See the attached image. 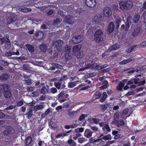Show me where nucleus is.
Masks as SVG:
<instances>
[{
	"instance_id": "1a4fd4ad",
	"label": "nucleus",
	"mask_w": 146,
	"mask_h": 146,
	"mask_svg": "<svg viewBox=\"0 0 146 146\" xmlns=\"http://www.w3.org/2000/svg\"><path fill=\"white\" fill-rule=\"evenodd\" d=\"M63 41L61 40H58L53 42V46L56 48H60L63 44Z\"/></svg>"
},
{
	"instance_id": "0eeeda50",
	"label": "nucleus",
	"mask_w": 146,
	"mask_h": 146,
	"mask_svg": "<svg viewBox=\"0 0 146 146\" xmlns=\"http://www.w3.org/2000/svg\"><path fill=\"white\" fill-rule=\"evenodd\" d=\"M103 12L104 16L106 17H109L112 14L111 9L108 7H105L104 9Z\"/></svg>"
},
{
	"instance_id": "ea45409f",
	"label": "nucleus",
	"mask_w": 146,
	"mask_h": 146,
	"mask_svg": "<svg viewBox=\"0 0 146 146\" xmlns=\"http://www.w3.org/2000/svg\"><path fill=\"white\" fill-rule=\"evenodd\" d=\"M86 140L87 139L83 137L79 138L78 139V142L80 143H82Z\"/></svg>"
},
{
	"instance_id": "bb28decb",
	"label": "nucleus",
	"mask_w": 146,
	"mask_h": 146,
	"mask_svg": "<svg viewBox=\"0 0 146 146\" xmlns=\"http://www.w3.org/2000/svg\"><path fill=\"white\" fill-rule=\"evenodd\" d=\"M9 76L7 74H3L1 75L0 78L3 80H6L9 78Z\"/></svg>"
},
{
	"instance_id": "6e6552de",
	"label": "nucleus",
	"mask_w": 146,
	"mask_h": 146,
	"mask_svg": "<svg viewBox=\"0 0 146 146\" xmlns=\"http://www.w3.org/2000/svg\"><path fill=\"white\" fill-rule=\"evenodd\" d=\"M82 40L83 38L81 35H77L72 38V41L73 43L76 44L79 43Z\"/></svg>"
},
{
	"instance_id": "e433bc0d",
	"label": "nucleus",
	"mask_w": 146,
	"mask_h": 146,
	"mask_svg": "<svg viewBox=\"0 0 146 146\" xmlns=\"http://www.w3.org/2000/svg\"><path fill=\"white\" fill-rule=\"evenodd\" d=\"M44 108V106L42 105H37L34 107V109L35 110H37L42 109Z\"/></svg>"
},
{
	"instance_id": "4be33fe9",
	"label": "nucleus",
	"mask_w": 146,
	"mask_h": 146,
	"mask_svg": "<svg viewBox=\"0 0 146 146\" xmlns=\"http://www.w3.org/2000/svg\"><path fill=\"white\" fill-rule=\"evenodd\" d=\"M26 46L30 52L33 53L34 52V48L32 45L27 44L26 45Z\"/></svg>"
},
{
	"instance_id": "9b49d317",
	"label": "nucleus",
	"mask_w": 146,
	"mask_h": 146,
	"mask_svg": "<svg viewBox=\"0 0 146 146\" xmlns=\"http://www.w3.org/2000/svg\"><path fill=\"white\" fill-rule=\"evenodd\" d=\"M141 31V29L140 27H136L135 28L134 31L132 33V35L134 37L138 36L140 34Z\"/></svg>"
},
{
	"instance_id": "f704fd0d",
	"label": "nucleus",
	"mask_w": 146,
	"mask_h": 146,
	"mask_svg": "<svg viewBox=\"0 0 146 146\" xmlns=\"http://www.w3.org/2000/svg\"><path fill=\"white\" fill-rule=\"evenodd\" d=\"M47 91H48V89L46 88V86H43L41 89L40 93L42 94H45L46 92L47 93Z\"/></svg>"
},
{
	"instance_id": "6e6d98bb",
	"label": "nucleus",
	"mask_w": 146,
	"mask_h": 146,
	"mask_svg": "<svg viewBox=\"0 0 146 146\" xmlns=\"http://www.w3.org/2000/svg\"><path fill=\"white\" fill-rule=\"evenodd\" d=\"M91 129L94 131L96 132L98 131V128L96 126H91Z\"/></svg>"
},
{
	"instance_id": "4d7b16f0",
	"label": "nucleus",
	"mask_w": 146,
	"mask_h": 146,
	"mask_svg": "<svg viewBox=\"0 0 146 146\" xmlns=\"http://www.w3.org/2000/svg\"><path fill=\"white\" fill-rule=\"evenodd\" d=\"M129 23H126L125 24V30L126 31H128L129 28Z\"/></svg>"
},
{
	"instance_id": "e2e57ef3",
	"label": "nucleus",
	"mask_w": 146,
	"mask_h": 146,
	"mask_svg": "<svg viewBox=\"0 0 146 146\" xmlns=\"http://www.w3.org/2000/svg\"><path fill=\"white\" fill-rule=\"evenodd\" d=\"M115 142V141L114 140H113L111 141H109L106 142V143H107V145L108 146L109 145Z\"/></svg>"
},
{
	"instance_id": "09e8293b",
	"label": "nucleus",
	"mask_w": 146,
	"mask_h": 146,
	"mask_svg": "<svg viewBox=\"0 0 146 146\" xmlns=\"http://www.w3.org/2000/svg\"><path fill=\"white\" fill-rule=\"evenodd\" d=\"M54 85L58 89H60V88L61 84L59 82H55Z\"/></svg>"
},
{
	"instance_id": "c85d7f7f",
	"label": "nucleus",
	"mask_w": 146,
	"mask_h": 146,
	"mask_svg": "<svg viewBox=\"0 0 146 146\" xmlns=\"http://www.w3.org/2000/svg\"><path fill=\"white\" fill-rule=\"evenodd\" d=\"M109 105L108 104H105L101 105V109L102 111L103 112H104L107 108H109Z\"/></svg>"
},
{
	"instance_id": "338daca9",
	"label": "nucleus",
	"mask_w": 146,
	"mask_h": 146,
	"mask_svg": "<svg viewBox=\"0 0 146 146\" xmlns=\"http://www.w3.org/2000/svg\"><path fill=\"white\" fill-rule=\"evenodd\" d=\"M140 44L141 46H143V47H144L145 46H146V41L143 42Z\"/></svg>"
},
{
	"instance_id": "c03bdc74",
	"label": "nucleus",
	"mask_w": 146,
	"mask_h": 146,
	"mask_svg": "<svg viewBox=\"0 0 146 146\" xmlns=\"http://www.w3.org/2000/svg\"><path fill=\"white\" fill-rule=\"evenodd\" d=\"M76 85V82H70L68 83V88H73Z\"/></svg>"
},
{
	"instance_id": "a19ab883",
	"label": "nucleus",
	"mask_w": 146,
	"mask_h": 146,
	"mask_svg": "<svg viewBox=\"0 0 146 146\" xmlns=\"http://www.w3.org/2000/svg\"><path fill=\"white\" fill-rule=\"evenodd\" d=\"M31 11V9H28L26 7H24L21 9V11L23 12L27 13Z\"/></svg>"
},
{
	"instance_id": "72a5a7b5",
	"label": "nucleus",
	"mask_w": 146,
	"mask_h": 146,
	"mask_svg": "<svg viewBox=\"0 0 146 146\" xmlns=\"http://www.w3.org/2000/svg\"><path fill=\"white\" fill-rule=\"evenodd\" d=\"M57 91L56 89L55 88H51L48 91H47V93H52V94H55Z\"/></svg>"
},
{
	"instance_id": "052dcab7",
	"label": "nucleus",
	"mask_w": 146,
	"mask_h": 146,
	"mask_svg": "<svg viewBox=\"0 0 146 146\" xmlns=\"http://www.w3.org/2000/svg\"><path fill=\"white\" fill-rule=\"evenodd\" d=\"M106 142L105 141H104L102 140H100L99 141V143L98 144V145L99 146H101L102 145H104L106 143Z\"/></svg>"
},
{
	"instance_id": "6ab92c4d",
	"label": "nucleus",
	"mask_w": 146,
	"mask_h": 146,
	"mask_svg": "<svg viewBox=\"0 0 146 146\" xmlns=\"http://www.w3.org/2000/svg\"><path fill=\"white\" fill-rule=\"evenodd\" d=\"M79 111V110L77 109L76 111H68V115L70 118H74L75 117Z\"/></svg>"
},
{
	"instance_id": "680f3d73",
	"label": "nucleus",
	"mask_w": 146,
	"mask_h": 146,
	"mask_svg": "<svg viewBox=\"0 0 146 146\" xmlns=\"http://www.w3.org/2000/svg\"><path fill=\"white\" fill-rule=\"evenodd\" d=\"M25 82L27 85H30L32 83L31 80L29 79L25 80Z\"/></svg>"
},
{
	"instance_id": "20e7f679",
	"label": "nucleus",
	"mask_w": 146,
	"mask_h": 146,
	"mask_svg": "<svg viewBox=\"0 0 146 146\" xmlns=\"http://www.w3.org/2000/svg\"><path fill=\"white\" fill-rule=\"evenodd\" d=\"M80 48L79 46L78 45L74 46L72 48V51L74 54H76V57L78 58H82V56L81 55V53L80 52Z\"/></svg>"
},
{
	"instance_id": "4468645a",
	"label": "nucleus",
	"mask_w": 146,
	"mask_h": 146,
	"mask_svg": "<svg viewBox=\"0 0 146 146\" xmlns=\"http://www.w3.org/2000/svg\"><path fill=\"white\" fill-rule=\"evenodd\" d=\"M114 18L115 19V23L116 24L115 27L116 29H118L120 26L122 20L121 18L118 16L115 15L114 17Z\"/></svg>"
},
{
	"instance_id": "a878e982",
	"label": "nucleus",
	"mask_w": 146,
	"mask_h": 146,
	"mask_svg": "<svg viewBox=\"0 0 146 146\" xmlns=\"http://www.w3.org/2000/svg\"><path fill=\"white\" fill-rule=\"evenodd\" d=\"M126 2V5L127 6V9H131L133 6V4L132 1L130 0H128Z\"/></svg>"
},
{
	"instance_id": "774afa93",
	"label": "nucleus",
	"mask_w": 146,
	"mask_h": 146,
	"mask_svg": "<svg viewBox=\"0 0 146 146\" xmlns=\"http://www.w3.org/2000/svg\"><path fill=\"white\" fill-rule=\"evenodd\" d=\"M143 16L144 20H146V11H144L143 14Z\"/></svg>"
},
{
	"instance_id": "603ef678",
	"label": "nucleus",
	"mask_w": 146,
	"mask_h": 146,
	"mask_svg": "<svg viewBox=\"0 0 146 146\" xmlns=\"http://www.w3.org/2000/svg\"><path fill=\"white\" fill-rule=\"evenodd\" d=\"M17 105L18 107L21 106L24 104L23 101L21 100L17 102Z\"/></svg>"
},
{
	"instance_id": "5701e85b",
	"label": "nucleus",
	"mask_w": 146,
	"mask_h": 146,
	"mask_svg": "<svg viewBox=\"0 0 146 146\" xmlns=\"http://www.w3.org/2000/svg\"><path fill=\"white\" fill-rule=\"evenodd\" d=\"M16 19L15 17L10 16L8 17L7 19V23L8 24H10L15 21Z\"/></svg>"
},
{
	"instance_id": "f03ea898",
	"label": "nucleus",
	"mask_w": 146,
	"mask_h": 146,
	"mask_svg": "<svg viewBox=\"0 0 146 146\" xmlns=\"http://www.w3.org/2000/svg\"><path fill=\"white\" fill-rule=\"evenodd\" d=\"M103 32L101 30H97L95 32L94 35V41L98 43L102 42L103 38Z\"/></svg>"
},
{
	"instance_id": "4c0bfd02",
	"label": "nucleus",
	"mask_w": 146,
	"mask_h": 146,
	"mask_svg": "<svg viewBox=\"0 0 146 146\" xmlns=\"http://www.w3.org/2000/svg\"><path fill=\"white\" fill-rule=\"evenodd\" d=\"M64 51L67 53L68 54V56L69 55V54L68 53L70 52L71 50V49L70 47V46H66V47H65L64 49Z\"/></svg>"
},
{
	"instance_id": "5fc2aeb1",
	"label": "nucleus",
	"mask_w": 146,
	"mask_h": 146,
	"mask_svg": "<svg viewBox=\"0 0 146 146\" xmlns=\"http://www.w3.org/2000/svg\"><path fill=\"white\" fill-rule=\"evenodd\" d=\"M129 111L128 108H126L122 112L123 115H126L127 114Z\"/></svg>"
},
{
	"instance_id": "aec40b11",
	"label": "nucleus",
	"mask_w": 146,
	"mask_h": 146,
	"mask_svg": "<svg viewBox=\"0 0 146 146\" xmlns=\"http://www.w3.org/2000/svg\"><path fill=\"white\" fill-rule=\"evenodd\" d=\"M102 129L104 132V133L106 134L111 131V129L109 127L108 123H107V124L105 126L103 127Z\"/></svg>"
},
{
	"instance_id": "a18cd8bd",
	"label": "nucleus",
	"mask_w": 146,
	"mask_h": 146,
	"mask_svg": "<svg viewBox=\"0 0 146 146\" xmlns=\"http://www.w3.org/2000/svg\"><path fill=\"white\" fill-rule=\"evenodd\" d=\"M67 134L66 133H63L62 134L61 133H58L57 134V135L56 136V138H58L60 137H64L67 135Z\"/></svg>"
},
{
	"instance_id": "0e129e2a",
	"label": "nucleus",
	"mask_w": 146,
	"mask_h": 146,
	"mask_svg": "<svg viewBox=\"0 0 146 146\" xmlns=\"http://www.w3.org/2000/svg\"><path fill=\"white\" fill-rule=\"evenodd\" d=\"M121 135L120 134H117L114 137V139H117L118 138H121Z\"/></svg>"
},
{
	"instance_id": "cd10ccee",
	"label": "nucleus",
	"mask_w": 146,
	"mask_h": 146,
	"mask_svg": "<svg viewBox=\"0 0 146 146\" xmlns=\"http://www.w3.org/2000/svg\"><path fill=\"white\" fill-rule=\"evenodd\" d=\"M132 60L130 58H128L127 59H125L123 60L120 62L119 64L120 65H123L127 63H129L131 62Z\"/></svg>"
},
{
	"instance_id": "c9c22d12",
	"label": "nucleus",
	"mask_w": 146,
	"mask_h": 146,
	"mask_svg": "<svg viewBox=\"0 0 146 146\" xmlns=\"http://www.w3.org/2000/svg\"><path fill=\"white\" fill-rule=\"evenodd\" d=\"M32 139L31 137H28L26 139L25 143L27 145H30L32 141Z\"/></svg>"
},
{
	"instance_id": "7c9ffc66",
	"label": "nucleus",
	"mask_w": 146,
	"mask_h": 146,
	"mask_svg": "<svg viewBox=\"0 0 146 146\" xmlns=\"http://www.w3.org/2000/svg\"><path fill=\"white\" fill-rule=\"evenodd\" d=\"M107 95L106 92L103 93L102 98L100 99V101L101 102H104L107 97Z\"/></svg>"
},
{
	"instance_id": "3c124183",
	"label": "nucleus",
	"mask_w": 146,
	"mask_h": 146,
	"mask_svg": "<svg viewBox=\"0 0 146 146\" xmlns=\"http://www.w3.org/2000/svg\"><path fill=\"white\" fill-rule=\"evenodd\" d=\"M143 81H139V85H143L145 84V80L144 77H143Z\"/></svg>"
},
{
	"instance_id": "dca6fc26",
	"label": "nucleus",
	"mask_w": 146,
	"mask_h": 146,
	"mask_svg": "<svg viewBox=\"0 0 146 146\" xmlns=\"http://www.w3.org/2000/svg\"><path fill=\"white\" fill-rule=\"evenodd\" d=\"M13 129V127L11 126L7 127L3 131L4 135L5 136L8 135L11 132Z\"/></svg>"
},
{
	"instance_id": "393cba45",
	"label": "nucleus",
	"mask_w": 146,
	"mask_h": 146,
	"mask_svg": "<svg viewBox=\"0 0 146 146\" xmlns=\"http://www.w3.org/2000/svg\"><path fill=\"white\" fill-rule=\"evenodd\" d=\"M119 45L117 44L111 46L110 47L109 49L110 50V51H111L112 50L114 51L117 50L119 48Z\"/></svg>"
},
{
	"instance_id": "2eb2a0df",
	"label": "nucleus",
	"mask_w": 146,
	"mask_h": 146,
	"mask_svg": "<svg viewBox=\"0 0 146 146\" xmlns=\"http://www.w3.org/2000/svg\"><path fill=\"white\" fill-rule=\"evenodd\" d=\"M102 18V15L98 14L95 16L93 18V20L96 24H98L100 21L102 20L103 19Z\"/></svg>"
},
{
	"instance_id": "f3484780",
	"label": "nucleus",
	"mask_w": 146,
	"mask_h": 146,
	"mask_svg": "<svg viewBox=\"0 0 146 146\" xmlns=\"http://www.w3.org/2000/svg\"><path fill=\"white\" fill-rule=\"evenodd\" d=\"M115 28V26L113 23L112 22H110L108 25L107 29V31L109 33H112L114 30Z\"/></svg>"
},
{
	"instance_id": "58836bf2",
	"label": "nucleus",
	"mask_w": 146,
	"mask_h": 146,
	"mask_svg": "<svg viewBox=\"0 0 146 146\" xmlns=\"http://www.w3.org/2000/svg\"><path fill=\"white\" fill-rule=\"evenodd\" d=\"M140 17L138 15H136L134 16L133 19V21L134 23H136L138 22Z\"/></svg>"
},
{
	"instance_id": "69168bd1",
	"label": "nucleus",
	"mask_w": 146,
	"mask_h": 146,
	"mask_svg": "<svg viewBox=\"0 0 146 146\" xmlns=\"http://www.w3.org/2000/svg\"><path fill=\"white\" fill-rule=\"evenodd\" d=\"M89 88V86H86L81 88L79 90L80 91L85 90Z\"/></svg>"
},
{
	"instance_id": "79ce46f5",
	"label": "nucleus",
	"mask_w": 146,
	"mask_h": 146,
	"mask_svg": "<svg viewBox=\"0 0 146 146\" xmlns=\"http://www.w3.org/2000/svg\"><path fill=\"white\" fill-rule=\"evenodd\" d=\"M102 94L101 92H96L95 94V96L96 99L99 98L101 96Z\"/></svg>"
},
{
	"instance_id": "2f4dec72",
	"label": "nucleus",
	"mask_w": 146,
	"mask_h": 146,
	"mask_svg": "<svg viewBox=\"0 0 146 146\" xmlns=\"http://www.w3.org/2000/svg\"><path fill=\"white\" fill-rule=\"evenodd\" d=\"M125 84L123 83L120 82L117 87V90L119 91H122L123 87L124 86Z\"/></svg>"
},
{
	"instance_id": "f257e3e1",
	"label": "nucleus",
	"mask_w": 146,
	"mask_h": 146,
	"mask_svg": "<svg viewBox=\"0 0 146 146\" xmlns=\"http://www.w3.org/2000/svg\"><path fill=\"white\" fill-rule=\"evenodd\" d=\"M82 67L83 68H81V70H83L85 69H88V68H90L92 69H95V70H99V64L97 63H94L90 64L85 63H83Z\"/></svg>"
},
{
	"instance_id": "de8ad7c7",
	"label": "nucleus",
	"mask_w": 146,
	"mask_h": 146,
	"mask_svg": "<svg viewBox=\"0 0 146 146\" xmlns=\"http://www.w3.org/2000/svg\"><path fill=\"white\" fill-rule=\"evenodd\" d=\"M81 136V134L80 133H77L73 137V139L74 140H76L78 137Z\"/></svg>"
},
{
	"instance_id": "412c9836",
	"label": "nucleus",
	"mask_w": 146,
	"mask_h": 146,
	"mask_svg": "<svg viewBox=\"0 0 146 146\" xmlns=\"http://www.w3.org/2000/svg\"><path fill=\"white\" fill-rule=\"evenodd\" d=\"M36 36V39L38 40L42 39L44 36V34L41 31H39L36 33L35 34Z\"/></svg>"
},
{
	"instance_id": "473e14b6",
	"label": "nucleus",
	"mask_w": 146,
	"mask_h": 146,
	"mask_svg": "<svg viewBox=\"0 0 146 146\" xmlns=\"http://www.w3.org/2000/svg\"><path fill=\"white\" fill-rule=\"evenodd\" d=\"M102 138L105 141H107L109 140H111L112 139V137L111 135L110 134H108L102 137Z\"/></svg>"
},
{
	"instance_id": "b1692460",
	"label": "nucleus",
	"mask_w": 146,
	"mask_h": 146,
	"mask_svg": "<svg viewBox=\"0 0 146 146\" xmlns=\"http://www.w3.org/2000/svg\"><path fill=\"white\" fill-rule=\"evenodd\" d=\"M40 50L42 52H45L47 50V46L45 44H42L39 46Z\"/></svg>"
},
{
	"instance_id": "864d4df0",
	"label": "nucleus",
	"mask_w": 146,
	"mask_h": 146,
	"mask_svg": "<svg viewBox=\"0 0 146 146\" xmlns=\"http://www.w3.org/2000/svg\"><path fill=\"white\" fill-rule=\"evenodd\" d=\"M134 92L133 91H131L128 92L125 95V96H130L133 95Z\"/></svg>"
},
{
	"instance_id": "8fccbe9b",
	"label": "nucleus",
	"mask_w": 146,
	"mask_h": 146,
	"mask_svg": "<svg viewBox=\"0 0 146 146\" xmlns=\"http://www.w3.org/2000/svg\"><path fill=\"white\" fill-rule=\"evenodd\" d=\"M85 118V115L84 114H82L78 119V121H82Z\"/></svg>"
},
{
	"instance_id": "a211bd4d",
	"label": "nucleus",
	"mask_w": 146,
	"mask_h": 146,
	"mask_svg": "<svg viewBox=\"0 0 146 146\" xmlns=\"http://www.w3.org/2000/svg\"><path fill=\"white\" fill-rule=\"evenodd\" d=\"M114 123L118 127L121 126L125 124L124 121L123 119H120L119 121L118 119H115Z\"/></svg>"
},
{
	"instance_id": "c756f323",
	"label": "nucleus",
	"mask_w": 146,
	"mask_h": 146,
	"mask_svg": "<svg viewBox=\"0 0 146 146\" xmlns=\"http://www.w3.org/2000/svg\"><path fill=\"white\" fill-rule=\"evenodd\" d=\"M89 120L90 122L93 121L94 123L96 124H98L99 121H100V120L99 119L94 118H92L90 119Z\"/></svg>"
},
{
	"instance_id": "7ed1b4c3",
	"label": "nucleus",
	"mask_w": 146,
	"mask_h": 146,
	"mask_svg": "<svg viewBox=\"0 0 146 146\" xmlns=\"http://www.w3.org/2000/svg\"><path fill=\"white\" fill-rule=\"evenodd\" d=\"M2 87L4 90L5 97L7 98H10L11 95V93L10 90V85L4 84L2 85Z\"/></svg>"
},
{
	"instance_id": "bf43d9fd",
	"label": "nucleus",
	"mask_w": 146,
	"mask_h": 146,
	"mask_svg": "<svg viewBox=\"0 0 146 146\" xmlns=\"http://www.w3.org/2000/svg\"><path fill=\"white\" fill-rule=\"evenodd\" d=\"M107 123L106 122H102L99 123V125L101 127L105 126L107 124Z\"/></svg>"
},
{
	"instance_id": "423d86ee",
	"label": "nucleus",
	"mask_w": 146,
	"mask_h": 146,
	"mask_svg": "<svg viewBox=\"0 0 146 146\" xmlns=\"http://www.w3.org/2000/svg\"><path fill=\"white\" fill-rule=\"evenodd\" d=\"M85 4L88 7L92 8L96 6V0H86Z\"/></svg>"
},
{
	"instance_id": "f8f14e48",
	"label": "nucleus",
	"mask_w": 146,
	"mask_h": 146,
	"mask_svg": "<svg viewBox=\"0 0 146 146\" xmlns=\"http://www.w3.org/2000/svg\"><path fill=\"white\" fill-rule=\"evenodd\" d=\"M127 4L126 1H120L119 3V8L122 10H127V7L126 5Z\"/></svg>"
},
{
	"instance_id": "13d9d810",
	"label": "nucleus",
	"mask_w": 146,
	"mask_h": 146,
	"mask_svg": "<svg viewBox=\"0 0 146 146\" xmlns=\"http://www.w3.org/2000/svg\"><path fill=\"white\" fill-rule=\"evenodd\" d=\"M60 22V20L59 18H57L54 21L53 23L55 25H58Z\"/></svg>"
},
{
	"instance_id": "37998d69",
	"label": "nucleus",
	"mask_w": 146,
	"mask_h": 146,
	"mask_svg": "<svg viewBox=\"0 0 146 146\" xmlns=\"http://www.w3.org/2000/svg\"><path fill=\"white\" fill-rule=\"evenodd\" d=\"M0 64L4 66H8L9 64V63L6 61L0 60Z\"/></svg>"
},
{
	"instance_id": "49530a36",
	"label": "nucleus",
	"mask_w": 146,
	"mask_h": 146,
	"mask_svg": "<svg viewBox=\"0 0 146 146\" xmlns=\"http://www.w3.org/2000/svg\"><path fill=\"white\" fill-rule=\"evenodd\" d=\"M137 46V45H134L130 47L128 49V52H131L133 51L134 49H136V47Z\"/></svg>"
},
{
	"instance_id": "39448f33",
	"label": "nucleus",
	"mask_w": 146,
	"mask_h": 146,
	"mask_svg": "<svg viewBox=\"0 0 146 146\" xmlns=\"http://www.w3.org/2000/svg\"><path fill=\"white\" fill-rule=\"evenodd\" d=\"M69 96L68 94H65L64 96L61 92L57 96L58 100L61 103L63 102L66 100V99Z\"/></svg>"
},
{
	"instance_id": "9d476101",
	"label": "nucleus",
	"mask_w": 146,
	"mask_h": 146,
	"mask_svg": "<svg viewBox=\"0 0 146 146\" xmlns=\"http://www.w3.org/2000/svg\"><path fill=\"white\" fill-rule=\"evenodd\" d=\"M73 19V17L72 16L68 15L65 16L64 20L67 23L72 25L74 23V20Z\"/></svg>"
},
{
	"instance_id": "ddd939ff",
	"label": "nucleus",
	"mask_w": 146,
	"mask_h": 146,
	"mask_svg": "<svg viewBox=\"0 0 146 146\" xmlns=\"http://www.w3.org/2000/svg\"><path fill=\"white\" fill-rule=\"evenodd\" d=\"M93 132L90 129H87L85 130L84 132V135L87 138H90L92 136Z\"/></svg>"
}]
</instances>
